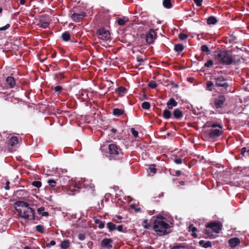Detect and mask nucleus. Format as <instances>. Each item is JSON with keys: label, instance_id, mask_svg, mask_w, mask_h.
I'll return each mask as SVG.
<instances>
[{"label": "nucleus", "instance_id": "774afa93", "mask_svg": "<svg viewBox=\"0 0 249 249\" xmlns=\"http://www.w3.org/2000/svg\"><path fill=\"white\" fill-rule=\"evenodd\" d=\"M181 184H183V181H181Z\"/></svg>", "mask_w": 249, "mask_h": 249}, {"label": "nucleus", "instance_id": "9b49d317", "mask_svg": "<svg viewBox=\"0 0 249 249\" xmlns=\"http://www.w3.org/2000/svg\"><path fill=\"white\" fill-rule=\"evenodd\" d=\"M85 16L86 14L84 12L74 13L71 15V18L74 21L78 22L82 21Z\"/></svg>", "mask_w": 249, "mask_h": 249}, {"label": "nucleus", "instance_id": "412c9836", "mask_svg": "<svg viewBox=\"0 0 249 249\" xmlns=\"http://www.w3.org/2000/svg\"><path fill=\"white\" fill-rule=\"evenodd\" d=\"M37 213L41 215L42 216H48L49 215V213L47 212H45V208L43 207H41L37 209Z\"/></svg>", "mask_w": 249, "mask_h": 249}, {"label": "nucleus", "instance_id": "a18cd8bd", "mask_svg": "<svg viewBox=\"0 0 249 249\" xmlns=\"http://www.w3.org/2000/svg\"><path fill=\"white\" fill-rule=\"evenodd\" d=\"M78 238L80 240L83 241L85 239L86 236L85 234L83 233H80L78 236Z\"/></svg>", "mask_w": 249, "mask_h": 249}, {"label": "nucleus", "instance_id": "4d7b16f0", "mask_svg": "<svg viewBox=\"0 0 249 249\" xmlns=\"http://www.w3.org/2000/svg\"><path fill=\"white\" fill-rule=\"evenodd\" d=\"M56 77L57 78H64V75H63V73H60L56 74Z\"/></svg>", "mask_w": 249, "mask_h": 249}, {"label": "nucleus", "instance_id": "dca6fc26", "mask_svg": "<svg viewBox=\"0 0 249 249\" xmlns=\"http://www.w3.org/2000/svg\"><path fill=\"white\" fill-rule=\"evenodd\" d=\"M19 140H21L20 138L16 136H12L9 140V144L11 146L16 145L19 142Z\"/></svg>", "mask_w": 249, "mask_h": 249}, {"label": "nucleus", "instance_id": "7c9ffc66", "mask_svg": "<svg viewBox=\"0 0 249 249\" xmlns=\"http://www.w3.org/2000/svg\"><path fill=\"white\" fill-rule=\"evenodd\" d=\"M162 115L163 117L165 119H169L171 116V112L167 109H165L163 110Z\"/></svg>", "mask_w": 249, "mask_h": 249}, {"label": "nucleus", "instance_id": "5701e85b", "mask_svg": "<svg viewBox=\"0 0 249 249\" xmlns=\"http://www.w3.org/2000/svg\"><path fill=\"white\" fill-rule=\"evenodd\" d=\"M189 231H192V236L195 238L197 237V234L196 231H197V229L194 226L193 224H191L189 226Z\"/></svg>", "mask_w": 249, "mask_h": 249}, {"label": "nucleus", "instance_id": "20e7f679", "mask_svg": "<svg viewBox=\"0 0 249 249\" xmlns=\"http://www.w3.org/2000/svg\"><path fill=\"white\" fill-rule=\"evenodd\" d=\"M108 158L110 160L119 159L123 155L122 149L115 144H109L108 145Z\"/></svg>", "mask_w": 249, "mask_h": 249}, {"label": "nucleus", "instance_id": "5fc2aeb1", "mask_svg": "<svg viewBox=\"0 0 249 249\" xmlns=\"http://www.w3.org/2000/svg\"><path fill=\"white\" fill-rule=\"evenodd\" d=\"M123 226L122 225H119L117 227V230L120 232H122L123 231Z\"/></svg>", "mask_w": 249, "mask_h": 249}, {"label": "nucleus", "instance_id": "338daca9", "mask_svg": "<svg viewBox=\"0 0 249 249\" xmlns=\"http://www.w3.org/2000/svg\"><path fill=\"white\" fill-rule=\"evenodd\" d=\"M92 184H90V188H92Z\"/></svg>", "mask_w": 249, "mask_h": 249}, {"label": "nucleus", "instance_id": "e2e57ef3", "mask_svg": "<svg viewBox=\"0 0 249 249\" xmlns=\"http://www.w3.org/2000/svg\"><path fill=\"white\" fill-rule=\"evenodd\" d=\"M116 217L118 219H122V217L120 215H117L116 216Z\"/></svg>", "mask_w": 249, "mask_h": 249}, {"label": "nucleus", "instance_id": "0eeeda50", "mask_svg": "<svg viewBox=\"0 0 249 249\" xmlns=\"http://www.w3.org/2000/svg\"><path fill=\"white\" fill-rule=\"evenodd\" d=\"M97 35L99 39L103 41H107L110 39V35L109 32L105 28H101L97 30Z\"/></svg>", "mask_w": 249, "mask_h": 249}, {"label": "nucleus", "instance_id": "bf43d9fd", "mask_svg": "<svg viewBox=\"0 0 249 249\" xmlns=\"http://www.w3.org/2000/svg\"><path fill=\"white\" fill-rule=\"evenodd\" d=\"M181 174V172L179 170H178L176 172V175L178 176H180Z\"/></svg>", "mask_w": 249, "mask_h": 249}, {"label": "nucleus", "instance_id": "aec40b11", "mask_svg": "<svg viewBox=\"0 0 249 249\" xmlns=\"http://www.w3.org/2000/svg\"><path fill=\"white\" fill-rule=\"evenodd\" d=\"M126 92V89L124 87H120L116 89V92L118 94L119 96H123Z\"/></svg>", "mask_w": 249, "mask_h": 249}, {"label": "nucleus", "instance_id": "4c0bfd02", "mask_svg": "<svg viewBox=\"0 0 249 249\" xmlns=\"http://www.w3.org/2000/svg\"><path fill=\"white\" fill-rule=\"evenodd\" d=\"M36 229L38 232H39L40 233L44 232V228L43 226H42V225H39L36 226Z\"/></svg>", "mask_w": 249, "mask_h": 249}, {"label": "nucleus", "instance_id": "79ce46f5", "mask_svg": "<svg viewBox=\"0 0 249 249\" xmlns=\"http://www.w3.org/2000/svg\"><path fill=\"white\" fill-rule=\"evenodd\" d=\"M213 65V61L212 60H209L205 64V66L208 68L212 67Z\"/></svg>", "mask_w": 249, "mask_h": 249}, {"label": "nucleus", "instance_id": "72a5a7b5", "mask_svg": "<svg viewBox=\"0 0 249 249\" xmlns=\"http://www.w3.org/2000/svg\"><path fill=\"white\" fill-rule=\"evenodd\" d=\"M206 86H207V90H208L209 91L213 90L212 87L213 86V83L212 81H208L207 82Z\"/></svg>", "mask_w": 249, "mask_h": 249}, {"label": "nucleus", "instance_id": "a19ab883", "mask_svg": "<svg viewBox=\"0 0 249 249\" xmlns=\"http://www.w3.org/2000/svg\"><path fill=\"white\" fill-rule=\"evenodd\" d=\"M32 184L36 188H40L41 186V182L39 181H35L33 182Z\"/></svg>", "mask_w": 249, "mask_h": 249}, {"label": "nucleus", "instance_id": "39448f33", "mask_svg": "<svg viewBox=\"0 0 249 249\" xmlns=\"http://www.w3.org/2000/svg\"><path fill=\"white\" fill-rule=\"evenodd\" d=\"M217 60L221 64L230 65L233 62V59L230 53L226 51H221L216 56Z\"/></svg>", "mask_w": 249, "mask_h": 249}, {"label": "nucleus", "instance_id": "13d9d810", "mask_svg": "<svg viewBox=\"0 0 249 249\" xmlns=\"http://www.w3.org/2000/svg\"><path fill=\"white\" fill-rule=\"evenodd\" d=\"M9 183H9V182L8 181H7L6 182V185H5V187H4L5 190H9Z\"/></svg>", "mask_w": 249, "mask_h": 249}, {"label": "nucleus", "instance_id": "7ed1b4c3", "mask_svg": "<svg viewBox=\"0 0 249 249\" xmlns=\"http://www.w3.org/2000/svg\"><path fill=\"white\" fill-rule=\"evenodd\" d=\"M206 235L211 238H214L216 236V234L221 230L222 225L219 222H212L206 225Z\"/></svg>", "mask_w": 249, "mask_h": 249}, {"label": "nucleus", "instance_id": "8fccbe9b", "mask_svg": "<svg viewBox=\"0 0 249 249\" xmlns=\"http://www.w3.org/2000/svg\"><path fill=\"white\" fill-rule=\"evenodd\" d=\"M48 25H49V23L47 22H43V23H41L40 27L42 28H46L48 26Z\"/></svg>", "mask_w": 249, "mask_h": 249}, {"label": "nucleus", "instance_id": "a211bd4d", "mask_svg": "<svg viewBox=\"0 0 249 249\" xmlns=\"http://www.w3.org/2000/svg\"><path fill=\"white\" fill-rule=\"evenodd\" d=\"M173 116L176 119H180L182 117V112L179 109L177 108L174 110L173 112Z\"/></svg>", "mask_w": 249, "mask_h": 249}, {"label": "nucleus", "instance_id": "c03bdc74", "mask_svg": "<svg viewBox=\"0 0 249 249\" xmlns=\"http://www.w3.org/2000/svg\"><path fill=\"white\" fill-rule=\"evenodd\" d=\"M188 36L185 34H180L179 35V38L181 40H184L187 38Z\"/></svg>", "mask_w": 249, "mask_h": 249}, {"label": "nucleus", "instance_id": "603ef678", "mask_svg": "<svg viewBox=\"0 0 249 249\" xmlns=\"http://www.w3.org/2000/svg\"><path fill=\"white\" fill-rule=\"evenodd\" d=\"M62 89V88L61 87V86H56L55 88H54V90L56 92H59V91H60Z\"/></svg>", "mask_w": 249, "mask_h": 249}, {"label": "nucleus", "instance_id": "4468645a", "mask_svg": "<svg viewBox=\"0 0 249 249\" xmlns=\"http://www.w3.org/2000/svg\"><path fill=\"white\" fill-rule=\"evenodd\" d=\"M229 244L231 248H235L240 243V240L237 237L231 238L229 240Z\"/></svg>", "mask_w": 249, "mask_h": 249}, {"label": "nucleus", "instance_id": "f3484780", "mask_svg": "<svg viewBox=\"0 0 249 249\" xmlns=\"http://www.w3.org/2000/svg\"><path fill=\"white\" fill-rule=\"evenodd\" d=\"M6 81L9 85V88H12L15 87L16 82L14 77L12 76H8L7 77Z\"/></svg>", "mask_w": 249, "mask_h": 249}, {"label": "nucleus", "instance_id": "864d4df0", "mask_svg": "<svg viewBox=\"0 0 249 249\" xmlns=\"http://www.w3.org/2000/svg\"><path fill=\"white\" fill-rule=\"evenodd\" d=\"M247 149L246 147H243L241 149V154L243 155H245L246 152H247Z\"/></svg>", "mask_w": 249, "mask_h": 249}, {"label": "nucleus", "instance_id": "ea45409f", "mask_svg": "<svg viewBox=\"0 0 249 249\" xmlns=\"http://www.w3.org/2000/svg\"><path fill=\"white\" fill-rule=\"evenodd\" d=\"M48 183L49 185V186L51 187H54L56 185V182L55 180L53 179H49L48 181Z\"/></svg>", "mask_w": 249, "mask_h": 249}, {"label": "nucleus", "instance_id": "c756f323", "mask_svg": "<svg viewBox=\"0 0 249 249\" xmlns=\"http://www.w3.org/2000/svg\"><path fill=\"white\" fill-rule=\"evenodd\" d=\"M183 49L184 47L181 44H178L175 46V50L178 53L182 52Z\"/></svg>", "mask_w": 249, "mask_h": 249}, {"label": "nucleus", "instance_id": "49530a36", "mask_svg": "<svg viewBox=\"0 0 249 249\" xmlns=\"http://www.w3.org/2000/svg\"><path fill=\"white\" fill-rule=\"evenodd\" d=\"M10 27V25L9 24H7L5 26L0 27V31H5L8 29Z\"/></svg>", "mask_w": 249, "mask_h": 249}, {"label": "nucleus", "instance_id": "c9c22d12", "mask_svg": "<svg viewBox=\"0 0 249 249\" xmlns=\"http://www.w3.org/2000/svg\"><path fill=\"white\" fill-rule=\"evenodd\" d=\"M142 227L145 229H149L150 225L148 222V220L147 219H145L143 220L142 224Z\"/></svg>", "mask_w": 249, "mask_h": 249}, {"label": "nucleus", "instance_id": "c85d7f7f", "mask_svg": "<svg viewBox=\"0 0 249 249\" xmlns=\"http://www.w3.org/2000/svg\"><path fill=\"white\" fill-rule=\"evenodd\" d=\"M163 5L166 8H171L172 6L171 0H164L163 1Z\"/></svg>", "mask_w": 249, "mask_h": 249}, {"label": "nucleus", "instance_id": "680f3d73", "mask_svg": "<svg viewBox=\"0 0 249 249\" xmlns=\"http://www.w3.org/2000/svg\"><path fill=\"white\" fill-rule=\"evenodd\" d=\"M24 249H35L34 248H31L29 246H26L24 247Z\"/></svg>", "mask_w": 249, "mask_h": 249}, {"label": "nucleus", "instance_id": "e433bc0d", "mask_svg": "<svg viewBox=\"0 0 249 249\" xmlns=\"http://www.w3.org/2000/svg\"><path fill=\"white\" fill-rule=\"evenodd\" d=\"M95 223L98 224V227L100 229L104 228L105 227V223L102 221L96 220Z\"/></svg>", "mask_w": 249, "mask_h": 249}, {"label": "nucleus", "instance_id": "6e6552de", "mask_svg": "<svg viewBox=\"0 0 249 249\" xmlns=\"http://www.w3.org/2000/svg\"><path fill=\"white\" fill-rule=\"evenodd\" d=\"M226 101V98L223 95H219L217 98L213 99V107L216 109L223 107L224 103Z\"/></svg>", "mask_w": 249, "mask_h": 249}, {"label": "nucleus", "instance_id": "f257e3e1", "mask_svg": "<svg viewBox=\"0 0 249 249\" xmlns=\"http://www.w3.org/2000/svg\"><path fill=\"white\" fill-rule=\"evenodd\" d=\"M15 205L17 207L16 211L19 217L30 221L36 220L35 210L30 207L27 202L18 201Z\"/></svg>", "mask_w": 249, "mask_h": 249}, {"label": "nucleus", "instance_id": "de8ad7c7", "mask_svg": "<svg viewBox=\"0 0 249 249\" xmlns=\"http://www.w3.org/2000/svg\"><path fill=\"white\" fill-rule=\"evenodd\" d=\"M174 161L176 163L178 164H181L182 162V160L180 158L175 159Z\"/></svg>", "mask_w": 249, "mask_h": 249}, {"label": "nucleus", "instance_id": "58836bf2", "mask_svg": "<svg viewBox=\"0 0 249 249\" xmlns=\"http://www.w3.org/2000/svg\"><path fill=\"white\" fill-rule=\"evenodd\" d=\"M148 85L149 88L152 89L156 88L157 86L156 83L154 81H150Z\"/></svg>", "mask_w": 249, "mask_h": 249}, {"label": "nucleus", "instance_id": "473e14b6", "mask_svg": "<svg viewBox=\"0 0 249 249\" xmlns=\"http://www.w3.org/2000/svg\"><path fill=\"white\" fill-rule=\"evenodd\" d=\"M201 50L203 52L206 53L207 54H210L211 53V51L206 45H203L201 47Z\"/></svg>", "mask_w": 249, "mask_h": 249}, {"label": "nucleus", "instance_id": "1a4fd4ad", "mask_svg": "<svg viewBox=\"0 0 249 249\" xmlns=\"http://www.w3.org/2000/svg\"><path fill=\"white\" fill-rule=\"evenodd\" d=\"M215 85L217 87H223L225 89H227L229 87L228 83L226 82V79L222 76L217 77L215 79Z\"/></svg>", "mask_w": 249, "mask_h": 249}, {"label": "nucleus", "instance_id": "b1692460", "mask_svg": "<svg viewBox=\"0 0 249 249\" xmlns=\"http://www.w3.org/2000/svg\"><path fill=\"white\" fill-rule=\"evenodd\" d=\"M124 110L120 108H114L113 110V113L115 116H120L123 114Z\"/></svg>", "mask_w": 249, "mask_h": 249}, {"label": "nucleus", "instance_id": "09e8293b", "mask_svg": "<svg viewBox=\"0 0 249 249\" xmlns=\"http://www.w3.org/2000/svg\"><path fill=\"white\" fill-rule=\"evenodd\" d=\"M194 1L197 6H201L202 3V0H194Z\"/></svg>", "mask_w": 249, "mask_h": 249}, {"label": "nucleus", "instance_id": "423d86ee", "mask_svg": "<svg viewBox=\"0 0 249 249\" xmlns=\"http://www.w3.org/2000/svg\"><path fill=\"white\" fill-rule=\"evenodd\" d=\"M211 126L212 128L208 131L209 138L213 139L222 134L223 130L221 125L213 124Z\"/></svg>", "mask_w": 249, "mask_h": 249}, {"label": "nucleus", "instance_id": "37998d69", "mask_svg": "<svg viewBox=\"0 0 249 249\" xmlns=\"http://www.w3.org/2000/svg\"><path fill=\"white\" fill-rule=\"evenodd\" d=\"M131 132L134 137L137 138L138 137V132L136 131L134 128H131Z\"/></svg>", "mask_w": 249, "mask_h": 249}, {"label": "nucleus", "instance_id": "f704fd0d", "mask_svg": "<svg viewBox=\"0 0 249 249\" xmlns=\"http://www.w3.org/2000/svg\"><path fill=\"white\" fill-rule=\"evenodd\" d=\"M142 107L144 109H148L150 108V104L148 102H144L142 104Z\"/></svg>", "mask_w": 249, "mask_h": 249}, {"label": "nucleus", "instance_id": "a878e982", "mask_svg": "<svg viewBox=\"0 0 249 249\" xmlns=\"http://www.w3.org/2000/svg\"><path fill=\"white\" fill-rule=\"evenodd\" d=\"M70 246V242L68 240L62 241L60 244V247L63 249H67Z\"/></svg>", "mask_w": 249, "mask_h": 249}, {"label": "nucleus", "instance_id": "69168bd1", "mask_svg": "<svg viewBox=\"0 0 249 249\" xmlns=\"http://www.w3.org/2000/svg\"><path fill=\"white\" fill-rule=\"evenodd\" d=\"M247 153L248 156H249V149L247 151Z\"/></svg>", "mask_w": 249, "mask_h": 249}, {"label": "nucleus", "instance_id": "cd10ccee", "mask_svg": "<svg viewBox=\"0 0 249 249\" xmlns=\"http://www.w3.org/2000/svg\"><path fill=\"white\" fill-rule=\"evenodd\" d=\"M157 172V169L155 167V165L154 164H152L150 165L148 169V173L149 174H152V175L155 174Z\"/></svg>", "mask_w": 249, "mask_h": 249}, {"label": "nucleus", "instance_id": "4be33fe9", "mask_svg": "<svg viewBox=\"0 0 249 249\" xmlns=\"http://www.w3.org/2000/svg\"><path fill=\"white\" fill-rule=\"evenodd\" d=\"M199 245L205 248L211 247L212 243L210 241H205L204 240H200L199 242Z\"/></svg>", "mask_w": 249, "mask_h": 249}, {"label": "nucleus", "instance_id": "393cba45", "mask_svg": "<svg viewBox=\"0 0 249 249\" xmlns=\"http://www.w3.org/2000/svg\"><path fill=\"white\" fill-rule=\"evenodd\" d=\"M71 35L68 32H65L62 35V37L64 41H68L70 39Z\"/></svg>", "mask_w": 249, "mask_h": 249}, {"label": "nucleus", "instance_id": "2eb2a0df", "mask_svg": "<svg viewBox=\"0 0 249 249\" xmlns=\"http://www.w3.org/2000/svg\"><path fill=\"white\" fill-rule=\"evenodd\" d=\"M178 102L173 98H170L167 103L168 108L171 109L173 107L177 106Z\"/></svg>", "mask_w": 249, "mask_h": 249}, {"label": "nucleus", "instance_id": "052dcab7", "mask_svg": "<svg viewBox=\"0 0 249 249\" xmlns=\"http://www.w3.org/2000/svg\"><path fill=\"white\" fill-rule=\"evenodd\" d=\"M111 132L115 133L117 131V130L115 128H112L111 130Z\"/></svg>", "mask_w": 249, "mask_h": 249}, {"label": "nucleus", "instance_id": "bb28decb", "mask_svg": "<svg viewBox=\"0 0 249 249\" xmlns=\"http://www.w3.org/2000/svg\"><path fill=\"white\" fill-rule=\"evenodd\" d=\"M217 21L216 18L213 16L210 17L207 19V23L209 25L214 24Z\"/></svg>", "mask_w": 249, "mask_h": 249}, {"label": "nucleus", "instance_id": "9d476101", "mask_svg": "<svg viewBox=\"0 0 249 249\" xmlns=\"http://www.w3.org/2000/svg\"><path fill=\"white\" fill-rule=\"evenodd\" d=\"M156 37L155 32L153 29H150L146 35V41L147 43H152Z\"/></svg>", "mask_w": 249, "mask_h": 249}, {"label": "nucleus", "instance_id": "0e129e2a", "mask_svg": "<svg viewBox=\"0 0 249 249\" xmlns=\"http://www.w3.org/2000/svg\"><path fill=\"white\" fill-rule=\"evenodd\" d=\"M3 9L2 8L0 7V14H1L2 12Z\"/></svg>", "mask_w": 249, "mask_h": 249}, {"label": "nucleus", "instance_id": "f8f14e48", "mask_svg": "<svg viewBox=\"0 0 249 249\" xmlns=\"http://www.w3.org/2000/svg\"><path fill=\"white\" fill-rule=\"evenodd\" d=\"M113 243V241L110 238H105L104 239L101 244V246L103 248H106L107 249H110L112 247V244Z\"/></svg>", "mask_w": 249, "mask_h": 249}, {"label": "nucleus", "instance_id": "6ab92c4d", "mask_svg": "<svg viewBox=\"0 0 249 249\" xmlns=\"http://www.w3.org/2000/svg\"><path fill=\"white\" fill-rule=\"evenodd\" d=\"M128 21V18L127 17H123L121 18H119L117 20V23L121 26L124 25Z\"/></svg>", "mask_w": 249, "mask_h": 249}, {"label": "nucleus", "instance_id": "3c124183", "mask_svg": "<svg viewBox=\"0 0 249 249\" xmlns=\"http://www.w3.org/2000/svg\"><path fill=\"white\" fill-rule=\"evenodd\" d=\"M55 242L53 240L51 241L49 243L47 244V247H50L51 246H53L55 245Z\"/></svg>", "mask_w": 249, "mask_h": 249}, {"label": "nucleus", "instance_id": "6e6d98bb", "mask_svg": "<svg viewBox=\"0 0 249 249\" xmlns=\"http://www.w3.org/2000/svg\"><path fill=\"white\" fill-rule=\"evenodd\" d=\"M173 249H186L185 248L182 246H175Z\"/></svg>", "mask_w": 249, "mask_h": 249}, {"label": "nucleus", "instance_id": "f03ea898", "mask_svg": "<svg viewBox=\"0 0 249 249\" xmlns=\"http://www.w3.org/2000/svg\"><path fill=\"white\" fill-rule=\"evenodd\" d=\"M165 218L161 216H157L153 223V230L159 235H164L167 233L170 225L165 221Z\"/></svg>", "mask_w": 249, "mask_h": 249}, {"label": "nucleus", "instance_id": "2f4dec72", "mask_svg": "<svg viewBox=\"0 0 249 249\" xmlns=\"http://www.w3.org/2000/svg\"><path fill=\"white\" fill-rule=\"evenodd\" d=\"M107 227L110 231H113L116 229L115 224L112 222H108L107 224Z\"/></svg>", "mask_w": 249, "mask_h": 249}, {"label": "nucleus", "instance_id": "ddd939ff", "mask_svg": "<svg viewBox=\"0 0 249 249\" xmlns=\"http://www.w3.org/2000/svg\"><path fill=\"white\" fill-rule=\"evenodd\" d=\"M89 181L88 180H86L85 179L81 178L80 181H79V183H74L73 184L74 187H76L77 188H88L89 187Z\"/></svg>", "mask_w": 249, "mask_h": 249}]
</instances>
